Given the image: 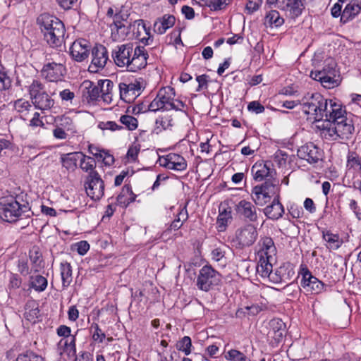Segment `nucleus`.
Wrapping results in <instances>:
<instances>
[{"instance_id": "1", "label": "nucleus", "mask_w": 361, "mask_h": 361, "mask_svg": "<svg viewBox=\"0 0 361 361\" xmlns=\"http://www.w3.org/2000/svg\"><path fill=\"white\" fill-rule=\"evenodd\" d=\"M332 108L327 120L318 126L322 136L329 140L349 139L354 131L352 120L346 117V111L341 104H334Z\"/></svg>"}, {"instance_id": "2", "label": "nucleus", "mask_w": 361, "mask_h": 361, "mask_svg": "<svg viewBox=\"0 0 361 361\" xmlns=\"http://www.w3.org/2000/svg\"><path fill=\"white\" fill-rule=\"evenodd\" d=\"M114 63L130 72H137L147 64L149 54L145 47L131 42L116 46L111 52Z\"/></svg>"}, {"instance_id": "3", "label": "nucleus", "mask_w": 361, "mask_h": 361, "mask_svg": "<svg viewBox=\"0 0 361 361\" xmlns=\"http://www.w3.org/2000/svg\"><path fill=\"white\" fill-rule=\"evenodd\" d=\"M334 104H338L331 99L329 104L328 100L318 92L307 93L300 100L299 109L307 116V120L324 122L329 118Z\"/></svg>"}, {"instance_id": "4", "label": "nucleus", "mask_w": 361, "mask_h": 361, "mask_svg": "<svg viewBox=\"0 0 361 361\" xmlns=\"http://www.w3.org/2000/svg\"><path fill=\"white\" fill-rule=\"evenodd\" d=\"M322 54H315L312 59L314 70L310 73V77L321 82L322 86L331 89L340 84V75L336 69V63L331 57H326L322 61Z\"/></svg>"}, {"instance_id": "5", "label": "nucleus", "mask_w": 361, "mask_h": 361, "mask_svg": "<svg viewBox=\"0 0 361 361\" xmlns=\"http://www.w3.org/2000/svg\"><path fill=\"white\" fill-rule=\"evenodd\" d=\"M36 21L44 39L50 47L57 48L62 45L66 28L60 19L48 13H43L37 18Z\"/></svg>"}, {"instance_id": "6", "label": "nucleus", "mask_w": 361, "mask_h": 361, "mask_svg": "<svg viewBox=\"0 0 361 361\" xmlns=\"http://www.w3.org/2000/svg\"><path fill=\"white\" fill-rule=\"evenodd\" d=\"M114 83L109 80H99L97 84L89 80H84L80 87L83 102L91 103L101 99L105 104H109L112 101Z\"/></svg>"}, {"instance_id": "7", "label": "nucleus", "mask_w": 361, "mask_h": 361, "mask_svg": "<svg viewBox=\"0 0 361 361\" xmlns=\"http://www.w3.org/2000/svg\"><path fill=\"white\" fill-rule=\"evenodd\" d=\"M30 207L27 201H24L21 197L6 200L1 204L0 216L7 222H16L20 216H29Z\"/></svg>"}, {"instance_id": "8", "label": "nucleus", "mask_w": 361, "mask_h": 361, "mask_svg": "<svg viewBox=\"0 0 361 361\" xmlns=\"http://www.w3.org/2000/svg\"><path fill=\"white\" fill-rule=\"evenodd\" d=\"M221 282V275L210 265L203 266L199 271L196 280L198 289L208 292Z\"/></svg>"}, {"instance_id": "9", "label": "nucleus", "mask_w": 361, "mask_h": 361, "mask_svg": "<svg viewBox=\"0 0 361 361\" xmlns=\"http://www.w3.org/2000/svg\"><path fill=\"white\" fill-rule=\"evenodd\" d=\"M257 238L258 232L256 226L252 224H247L235 231L233 243L236 248L244 249L252 246Z\"/></svg>"}, {"instance_id": "10", "label": "nucleus", "mask_w": 361, "mask_h": 361, "mask_svg": "<svg viewBox=\"0 0 361 361\" xmlns=\"http://www.w3.org/2000/svg\"><path fill=\"white\" fill-rule=\"evenodd\" d=\"M299 274L301 276L300 286L306 292L319 294L326 290V285L313 276L305 265L300 267Z\"/></svg>"}, {"instance_id": "11", "label": "nucleus", "mask_w": 361, "mask_h": 361, "mask_svg": "<svg viewBox=\"0 0 361 361\" xmlns=\"http://www.w3.org/2000/svg\"><path fill=\"white\" fill-rule=\"evenodd\" d=\"M175 97L174 89L171 87L161 88L157 97L148 105V109L150 111H157L159 110H169L171 101Z\"/></svg>"}, {"instance_id": "12", "label": "nucleus", "mask_w": 361, "mask_h": 361, "mask_svg": "<svg viewBox=\"0 0 361 361\" xmlns=\"http://www.w3.org/2000/svg\"><path fill=\"white\" fill-rule=\"evenodd\" d=\"M87 195L94 200H100L104 193V183L97 172H92L85 183Z\"/></svg>"}, {"instance_id": "13", "label": "nucleus", "mask_w": 361, "mask_h": 361, "mask_svg": "<svg viewBox=\"0 0 361 361\" xmlns=\"http://www.w3.org/2000/svg\"><path fill=\"white\" fill-rule=\"evenodd\" d=\"M304 0H267L271 7L278 8L288 13L292 18L301 15L304 9Z\"/></svg>"}, {"instance_id": "14", "label": "nucleus", "mask_w": 361, "mask_h": 361, "mask_svg": "<svg viewBox=\"0 0 361 361\" xmlns=\"http://www.w3.org/2000/svg\"><path fill=\"white\" fill-rule=\"evenodd\" d=\"M66 73V68L61 61L48 62L44 65L41 71L42 75L50 82L61 80Z\"/></svg>"}, {"instance_id": "15", "label": "nucleus", "mask_w": 361, "mask_h": 361, "mask_svg": "<svg viewBox=\"0 0 361 361\" xmlns=\"http://www.w3.org/2000/svg\"><path fill=\"white\" fill-rule=\"evenodd\" d=\"M90 50L91 45L87 40L78 39L72 43L69 49V53L74 61L82 62L88 58Z\"/></svg>"}, {"instance_id": "16", "label": "nucleus", "mask_w": 361, "mask_h": 361, "mask_svg": "<svg viewBox=\"0 0 361 361\" xmlns=\"http://www.w3.org/2000/svg\"><path fill=\"white\" fill-rule=\"evenodd\" d=\"M297 155L300 159L313 164L322 159L323 153L313 142H309L298 149Z\"/></svg>"}, {"instance_id": "17", "label": "nucleus", "mask_w": 361, "mask_h": 361, "mask_svg": "<svg viewBox=\"0 0 361 361\" xmlns=\"http://www.w3.org/2000/svg\"><path fill=\"white\" fill-rule=\"evenodd\" d=\"M235 210L237 214L244 220L251 223L258 221L259 214L255 204L251 202L242 200L235 206Z\"/></svg>"}, {"instance_id": "18", "label": "nucleus", "mask_w": 361, "mask_h": 361, "mask_svg": "<svg viewBox=\"0 0 361 361\" xmlns=\"http://www.w3.org/2000/svg\"><path fill=\"white\" fill-rule=\"evenodd\" d=\"M120 98L126 103L133 102L141 93V84L139 81L119 83Z\"/></svg>"}, {"instance_id": "19", "label": "nucleus", "mask_w": 361, "mask_h": 361, "mask_svg": "<svg viewBox=\"0 0 361 361\" xmlns=\"http://www.w3.org/2000/svg\"><path fill=\"white\" fill-rule=\"evenodd\" d=\"M159 160L161 166L177 171H185L188 166L185 158L176 153H169Z\"/></svg>"}, {"instance_id": "20", "label": "nucleus", "mask_w": 361, "mask_h": 361, "mask_svg": "<svg viewBox=\"0 0 361 361\" xmlns=\"http://www.w3.org/2000/svg\"><path fill=\"white\" fill-rule=\"evenodd\" d=\"M92 56L90 68H95L92 70L93 72H97L99 69L103 68L109 60L107 49L102 44H97L92 49Z\"/></svg>"}, {"instance_id": "21", "label": "nucleus", "mask_w": 361, "mask_h": 361, "mask_svg": "<svg viewBox=\"0 0 361 361\" xmlns=\"http://www.w3.org/2000/svg\"><path fill=\"white\" fill-rule=\"evenodd\" d=\"M252 173L254 175V179L257 181H262L269 178L275 177L276 172L273 168L271 161L264 163H255L252 167Z\"/></svg>"}, {"instance_id": "22", "label": "nucleus", "mask_w": 361, "mask_h": 361, "mask_svg": "<svg viewBox=\"0 0 361 361\" xmlns=\"http://www.w3.org/2000/svg\"><path fill=\"white\" fill-rule=\"evenodd\" d=\"M257 256L260 258L274 259L276 247L271 237H261L257 243Z\"/></svg>"}, {"instance_id": "23", "label": "nucleus", "mask_w": 361, "mask_h": 361, "mask_svg": "<svg viewBox=\"0 0 361 361\" xmlns=\"http://www.w3.org/2000/svg\"><path fill=\"white\" fill-rule=\"evenodd\" d=\"M279 198V195H276L271 204L263 209L264 214L268 219L278 220L283 216L284 207L280 202Z\"/></svg>"}, {"instance_id": "24", "label": "nucleus", "mask_w": 361, "mask_h": 361, "mask_svg": "<svg viewBox=\"0 0 361 361\" xmlns=\"http://www.w3.org/2000/svg\"><path fill=\"white\" fill-rule=\"evenodd\" d=\"M120 15L115 14L114 21L111 25V38L114 42L124 40L128 35V27L121 22L118 21Z\"/></svg>"}, {"instance_id": "25", "label": "nucleus", "mask_w": 361, "mask_h": 361, "mask_svg": "<svg viewBox=\"0 0 361 361\" xmlns=\"http://www.w3.org/2000/svg\"><path fill=\"white\" fill-rule=\"evenodd\" d=\"M361 11V0H352L342 12L341 22L343 24L353 20Z\"/></svg>"}, {"instance_id": "26", "label": "nucleus", "mask_w": 361, "mask_h": 361, "mask_svg": "<svg viewBox=\"0 0 361 361\" xmlns=\"http://www.w3.org/2000/svg\"><path fill=\"white\" fill-rule=\"evenodd\" d=\"M295 272L292 269L281 266L271 274V281L275 283H289Z\"/></svg>"}, {"instance_id": "27", "label": "nucleus", "mask_w": 361, "mask_h": 361, "mask_svg": "<svg viewBox=\"0 0 361 361\" xmlns=\"http://www.w3.org/2000/svg\"><path fill=\"white\" fill-rule=\"evenodd\" d=\"M176 22V18L171 14H165L159 18L154 23V30L159 35H163L166 30L172 27Z\"/></svg>"}, {"instance_id": "28", "label": "nucleus", "mask_w": 361, "mask_h": 361, "mask_svg": "<svg viewBox=\"0 0 361 361\" xmlns=\"http://www.w3.org/2000/svg\"><path fill=\"white\" fill-rule=\"evenodd\" d=\"M29 257L32 263L31 270L37 273L44 267L42 254L37 246H33L29 251Z\"/></svg>"}, {"instance_id": "29", "label": "nucleus", "mask_w": 361, "mask_h": 361, "mask_svg": "<svg viewBox=\"0 0 361 361\" xmlns=\"http://www.w3.org/2000/svg\"><path fill=\"white\" fill-rule=\"evenodd\" d=\"M136 195L133 193L130 185H125L116 200L119 205L127 207L131 202L135 200Z\"/></svg>"}, {"instance_id": "30", "label": "nucleus", "mask_w": 361, "mask_h": 361, "mask_svg": "<svg viewBox=\"0 0 361 361\" xmlns=\"http://www.w3.org/2000/svg\"><path fill=\"white\" fill-rule=\"evenodd\" d=\"M27 91L31 102L47 93L44 85L40 80L36 79L33 80L27 87Z\"/></svg>"}, {"instance_id": "31", "label": "nucleus", "mask_w": 361, "mask_h": 361, "mask_svg": "<svg viewBox=\"0 0 361 361\" xmlns=\"http://www.w3.org/2000/svg\"><path fill=\"white\" fill-rule=\"evenodd\" d=\"M274 259H267L259 257L257 272L262 278H269L271 281V274H272V262Z\"/></svg>"}, {"instance_id": "32", "label": "nucleus", "mask_w": 361, "mask_h": 361, "mask_svg": "<svg viewBox=\"0 0 361 361\" xmlns=\"http://www.w3.org/2000/svg\"><path fill=\"white\" fill-rule=\"evenodd\" d=\"M32 104L36 109L40 110L42 113H44L46 111L50 110L53 108L55 102L51 98V95L46 93L37 99H35V101L32 102Z\"/></svg>"}, {"instance_id": "33", "label": "nucleus", "mask_w": 361, "mask_h": 361, "mask_svg": "<svg viewBox=\"0 0 361 361\" xmlns=\"http://www.w3.org/2000/svg\"><path fill=\"white\" fill-rule=\"evenodd\" d=\"M252 200L255 202V204L257 206L262 207L265 204H267L270 198L269 192H265L262 190V188H258L257 186H255L251 192Z\"/></svg>"}, {"instance_id": "34", "label": "nucleus", "mask_w": 361, "mask_h": 361, "mask_svg": "<svg viewBox=\"0 0 361 361\" xmlns=\"http://www.w3.org/2000/svg\"><path fill=\"white\" fill-rule=\"evenodd\" d=\"M61 276L63 288L70 286L73 280L72 267L67 262H62L60 264Z\"/></svg>"}, {"instance_id": "35", "label": "nucleus", "mask_w": 361, "mask_h": 361, "mask_svg": "<svg viewBox=\"0 0 361 361\" xmlns=\"http://www.w3.org/2000/svg\"><path fill=\"white\" fill-rule=\"evenodd\" d=\"M75 336L62 338L59 341V345L63 347V352L68 357H75L76 355Z\"/></svg>"}, {"instance_id": "36", "label": "nucleus", "mask_w": 361, "mask_h": 361, "mask_svg": "<svg viewBox=\"0 0 361 361\" xmlns=\"http://www.w3.org/2000/svg\"><path fill=\"white\" fill-rule=\"evenodd\" d=\"M257 186L258 188H262V190L269 192L271 197L275 195H279V180L274 177L267 178L263 184Z\"/></svg>"}, {"instance_id": "37", "label": "nucleus", "mask_w": 361, "mask_h": 361, "mask_svg": "<svg viewBox=\"0 0 361 361\" xmlns=\"http://www.w3.org/2000/svg\"><path fill=\"white\" fill-rule=\"evenodd\" d=\"M47 279L42 275L37 274L30 276V286L37 292H42L47 287Z\"/></svg>"}, {"instance_id": "38", "label": "nucleus", "mask_w": 361, "mask_h": 361, "mask_svg": "<svg viewBox=\"0 0 361 361\" xmlns=\"http://www.w3.org/2000/svg\"><path fill=\"white\" fill-rule=\"evenodd\" d=\"M79 159L80 160V167L82 171L89 172V174L92 172H97L94 170L96 167V161L94 158L86 156L83 153L80 152Z\"/></svg>"}, {"instance_id": "39", "label": "nucleus", "mask_w": 361, "mask_h": 361, "mask_svg": "<svg viewBox=\"0 0 361 361\" xmlns=\"http://www.w3.org/2000/svg\"><path fill=\"white\" fill-rule=\"evenodd\" d=\"M80 152L69 153L61 157L63 166L68 170L73 171L77 166V161L80 159Z\"/></svg>"}, {"instance_id": "40", "label": "nucleus", "mask_w": 361, "mask_h": 361, "mask_svg": "<svg viewBox=\"0 0 361 361\" xmlns=\"http://www.w3.org/2000/svg\"><path fill=\"white\" fill-rule=\"evenodd\" d=\"M271 326L272 329L269 331V334L271 332L274 333L273 337L276 341H279L282 339L284 333L285 324L281 319H274L271 321Z\"/></svg>"}, {"instance_id": "41", "label": "nucleus", "mask_w": 361, "mask_h": 361, "mask_svg": "<svg viewBox=\"0 0 361 361\" xmlns=\"http://www.w3.org/2000/svg\"><path fill=\"white\" fill-rule=\"evenodd\" d=\"M13 106L15 110L21 114V117L27 116L32 108L31 103L25 99L16 100Z\"/></svg>"}, {"instance_id": "42", "label": "nucleus", "mask_w": 361, "mask_h": 361, "mask_svg": "<svg viewBox=\"0 0 361 361\" xmlns=\"http://www.w3.org/2000/svg\"><path fill=\"white\" fill-rule=\"evenodd\" d=\"M284 20L281 17L279 13L276 10H271L265 17V24H269L271 27H279L283 25Z\"/></svg>"}, {"instance_id": "43", "label": "nucleus", "mask_w": 361, "mask_h": 361, "mask_svg": "<svg viewBox=\"0 0 361 361\" xmlns=\"http://www.w3.org/2000/svg\"><path fill=\"white\" fill-rule=\"evenodd\" d=\"M92 148H95L93 145L89 146V152L93 156L97 158L102 159V161L105 165L111 166L114 163V157L113 155L110 154L107 151L102 149L99 151V152H94Z\"/></svg>"}, {"instance_id": "44", "label": "nucleus", "mask_w": 361, "mask_h": 361, "mask_svg": "<svg viewBox=\"0 0 361 361\" xmlns=\"http://www.w3.org/2000/svg\"><path fill=\"white\" fill-rule=\"evenodd\" d=\"M156 128L159 131L166 130L173 126V120L172 116L164 115L159 116L155 121Z\"/></svg>"}, {"instance_id": "45", "label": "nucleus", "mask_w": 361, "mask_h": 361, "mask_svg": "<svg viewBox=\"0 0 361 361\" xmlns=\"http://www.w3.org/2000/svg\"><path fill=\"white\" fill-rule=\"evenodd\" d=\"M57 125L68 133H70L71 134H74L77 133L76 127L74 125L73 120L68 116H61L60 118V123H57Z\"/></svg>"}, {"instance_id": "46", "label": "nucleus", "mask_w": 361, "mask_h": 361, "mask_svg": "<svg viewBox=\"0 0 361 361\" xmlns=\"http://www.w3.org/2000/svg\"><path fill=\"white\" fill-rule=\"evenodd\" d=\"M119 121L121 124L124 125L126 128L128 130L133 131L137 128V120L130 115H123L120 117Z\"/></svg>"}, {"instance_id": "47", "label": "nucleus", "mask_w": 361, "mask_h": 361, "mask_svg": "<svg viewBox=\"0 0 361 361\" xmlns=\"http://www.w3.org/2000/svg\"><path fill=\"white\" fill-rule=\"evenodd\" d=\"M192 342L189 336H184L176 343V348L179 351H182L185 355H188L191 353Z\"/></svg>"}, {"instance_id": "48", "label": "nucleus", "mask_w": 361, "mask_h": 361, "mask_svg": "<svg viewBox=\"0 0 361 361\" xmlns=\"http://www.w3.org/2000/svg\"><path fill=\"white\" fill-rule=\"evenodd\" d=\"M323 238L329 243L330 247L333 249H338L341 245L339 236L337 234H334L330 231L323 232Z\"/></svg>"}, {"instance_id": "49", "label": "nucleus", "mask_w": 361, "mask_h": 361, "mask_svg": "<svg viewBox=\"0 0 361 361\" xmlns=\"http://www.w3.org/2000/svg\"><path fill=\"white\" fill-rule=\"evenodd\" d=\"M97 127L103 131L110 130L114 132L124 129L123 126L118 125L115 121H111L99 122Z\"/></svg>"}, {"instance_id": "50", "label": "nucleus", "mask_w": 361, "mask_h": 361, "mask_svg": "<svg viewBox=\"0 0 361 361\" xmlns=\"http://www.w3.org/2000/svg\"><path fill=\"white\" fill-rule=\"evenodd\" d=\"M231 0H209L206 3L211 11H217L224 9Z\"/></svg>"}, {"instance_id": "51", "label": "nucleus", "mask_w": 361, "mask_h": 361, "mask_svg": "<svg viewBox=\"0 0 361 361\" xmlns=\"http://www.w3.org/2000/svg\"><path fill=\"white\" fill-rule=\"evenodd\" d=\"M225 357L231 361H250L243 353L235 349L230 350Z\"/></svg>"}, {"instance_id": "52", "label": "nucleus", "mask_w": 361, "mask_h": 361, "mask_svg": "<svg viewBox=\"0 0 361 361\" xmlns=\"http://www.w3.org/2000/svg\"><path fill=\"white\" fill-rule=\"evenodd\" d=\"M16 361H44L43 357L35 354L32 351H27L25 353L20 354Z\"/></svg>"}, {"instance_id": "53", "label": "nucleus", "mask_w": 361, "mask_h": 361, "mask_svg": "<svg viewBox=\"0 0 361 361\" xmlns=\"http://www.w3.org/2000/svg\"><path fill=\"white\" fill-rule=\"evenodd\" d=\"M347 166L361 170V157L355 153H350L347 157Z\"/></svg>"}, {"instance_id": "54", "label": "nucleus", "mask_w": 361, "mask_h": 361, "mask_svg": "<svg viewBox=\"0 0 361 361\" xmlns=\"http://www.w3.org/2000/svg\"><path fill=\"white\" fill-rule=\"evenodd\" d=\"M137 27L136 37H139L142 31L145 32L147 35H149V28H147L145 23L143 20H137L133 22V24L130 25V29L133 28V30Z\"/></svg>"}, {"instance_id": "55", "label": "nucleus", "mask_w": 361, "mask_h": 361, "mask_svg": "<svg viewBox=\"0 0 361 361\" xmlns=\"http://www.w3.org/2000/svg\"><path fill=\"white\" fill-rule=\"evenodd\" d=\"M231 218V216L230 215V212L227 213L226 211L219 214L217 218L218 229L219 231H223L225 230L228 224V219Z\"/></svg>"}, {"instance_id": "56", "label": "nucleus", "mask_w": 361, "mask_h": 361, "mask_svg": "<svg viewBox=\"0 0 361 361\" xmlns=\"http://www.w3.org/2000/svg\"><path fill=\"white\" fill-rule=\"evenodd\" d=\"M90 329L91 330H94L92 334L93 340L98 341L99 343H102L106 338V335L99 328V325L97 323H93L92 324Z\"/></svg>"}, {"instance_id": "57", "label": "nucleus", "mask_w": 361, "mask_h": 361, "mask_svg": "<svg viewBox=\"0 0 361 361\" xmlns=\"http://www.w3.org/2000/svg\"><path fill=\"white\" fill-rule=\"evenodd\" d=\"M17 267L18 271L23 276H27L32 271L29 267L27 260L24 258L18 259Z\"/></svg>"}, {"instance_id": "58", "label": "nucleus", "mask_w": 361, "mask_h": 361, "mask_svg": "<svg viewBox=\"0 0 361 361\" xmlns=\"http://www.w3.org/2000/svg\"><path fill=\"white\" fill-rule=\"evenodd\" d=\"M148 111H150L148 109V106H146L143 103H140L133 107H128L127 109V112L132 113L133 114L137 115L140 114L141 113L147 112Z\"/></svg>"}, {"instance_id": "59", "label": "nucleus", "mask_w": 361, "mask_h": 361, "mask_svg": "<svg viewBox=\"0 0 361 361\" xmlns=\"http://www.w3.org/2000/svg\"><path fill=\"white\" fill-rule=\"evenodd\" d=\"M287 157L288 154L286 152L278 150L274 154V160L281 167L286 165Z\"/></svg>"}, {"instance_id": "60", "label": "nucleus", "mask_w": 361, "mask_h": 361, "mask_svg": "<svg viewBox=\"0 0 361 361\" xmlns=\"http://www.w3.org/2000/svg\"><path fill=\"white\" fill-rule=\"evenodd\" d=\"M247 109L250 111L254 112L255 114H261L264 111V106L262 105L259 102L257 101H253L250 102V104L247 106Z\"/></svg>"}, {"instance_id": "61", "label": "nucleus", "mask_w": 361, "mask_h": 361, "mask_svg": "<svg viewBox=\"0 0 361 361\" xmlns=\"http://www.w3.org/2000/svg\"><path fill=\"white\" fill-rule=\"evenodd\" d=\"M71 328L66 325H60L56 329L57 335L59 336L63 337V338L73 337V335H71Z\"/></svg>"}, {"instance_id": "62", "label": "nucleus", "mask_w": 361, "mask_h": 361, "mask_svg": "<svg viewBox=\"0 0 361 361\" xmlns=\"http://www.w3.org/2000/svg\"><path fill=\"white\" fill-rule=\"evenodd\" d=\"M53 135L57 140H66L68 136V133L56 124L53 130Z\"/></svg>"}, {"instance_id": "63", "label": "nucleus", "mask_w": 361, "mask_h": 361, "mask_svg": "<svg viewBox=\"0 0 361 361\" xmlns=\"http://www.w3.org/2000/svg\"><path fill=\"white\" fill-rule=\"evenodd\" d=\"M262 3V0H248L246 4V10L249 13H252L257 11Z\"/></svg>"}, {"instance_id": "64", "label": "nucleus", "mask_w": 361, "mask_h": 361, "mask_svg": "<svg viewBox=\"0 0 361 361\" xmlns=\"http://www.w3.org/2000/svg\"><path fill=\"white\" fill-rule=\"evenodd\" d=\"M74 361H94V359L91 353L84 351L75 355Z\"/></svg>"}]
</instances>
